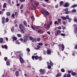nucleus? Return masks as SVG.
Returning a JSON list of instances; mask_svg holds the SVG:
<instances>
[{
	"label": "nucleus",
	"mask_w": 77,
	"mask_h": 77,
	"mask_svg": "<svg viewBox=\"0 0 77 77\" xmlns=\"http://www.w3.org/2000/svg\"><path fill=\"white\" fill-rule=\"evenodd\" d=\"M19 28L20 30V32L21 33L24 34L25 33V28L24 25L22 23H21L19 26Z\"/></svg>",
	"instance_id": "1"
},
{
	"label": "nucleus",
	"mask_w": 77,
	"mask_h": 77,
	"mask_svg": "<svg viewBox=\"0 0 77 77\" xmlns=\"http://www.w3.org/2000/svg\"><path fill=\"white\" fill-rule=\"evenodd\" d=\"M41 11L42 14H43V15L44 16H47L50 14V13H49L48 11H46V10H42Z\"/></svg>",
	"instance_id": "2"
},
{
	"label": "nucleus",
	"mask_w": 77,
	"mask_h": 77,
	"mask_svg": "<svg viewBox=\"0 0 77 77\" xmlns=\"http://www.w3.org/2000/svg\"><path fill=\"white\" fill-rule=\"evenodd\" d=\"M28 37H29V35H24L23 36V43H24V42H26L27 41V40L29 39Z\"/></svg>",
	"instance_id": "3"
},
{
	"label": "nucleus",
	"mask_w": 77,
	"mask_h": 77,
	"mask_svg": "<svg viewBox=\"0 0 77 77\" xmlns=\"http://www.w3.org/2000/svg\"><path fill=\"white\" fill-rule=\"evenodd\" d=\"M44 26L45 28L46 29H50V25H49L48 24H47V23H45V24H44Z\"/></svg>",
	"instance_id": "4"
},
{
	"label": "nucleus",
	"mask_w": 77,
	"mask_h": 77,
	"mask_svg": "<svg viewBox=\"0 0 77 77\" xmlns=\"http://www.w3.org/2000/svg\"><path fill=\"white\" fill-rule=\"evenodd\" d=\"M73 28H75L74 31V32L76 34L77 33V27H76V25L75 24L73 25Z\"/></svg>",
	"instance_id": "5"
},
{
	"label": "nucleus",
	"mask_w": 77,
	"mask_h": 77,
	"mask_svg": "<svg viewBox=\"0 0 77 77\" xmlns=\"http://www.w3.org/2000/svg\"><path fill=\"white\" fill-rule=\"evenodd\" d=\"M61 33V31L59 29H58L56 32H55V35L56 36L58 35Z\"/></svg>",
	"instance_id": "6"
},
{
	"label": "nucleus",
	"mask_w": 77,
	"mask_h": 77,
	"mask_svg": "<svg viewBox=\"0 0 77 77\" xmlns=\"http://www.w3.org/2000/svg\"><path fill=\"white\" fill-rule=\"evenodd\" d=\"M45 69H44L43 70L42 69H40V73H42V74H45Z\"/></svg>",
	"instance_id": "7"
},
{
	"label": "nucleus",
	"mask_w": 77,
	"mask_h": 77,
	"mask_svg": "<svg viewBox=\"0 0 77 77\" xmlns=\"http://www.w3.org/2000/svg\"><path fill=\"white\" fill-rule=\"evenodd\" d=\"M31 6L29 7V9L30 10H33V9H34L35 8V7L34 5H33V3H32L31 4Z\"/></svg>",
	"instance_id": "8"
},
{
	"label": "nucleus",
	"mask_w": 77,
	"mask_h": 77,
	"mask_svg": "<svg viewBox=\"0 0 77 77\" xmlns=\"http://www.w3.org/2000/svg\"><path fill=\"white\" fill-rule=\"evenodd\" d=\"M37 32L39 34H42V33H44L45 32V31L41 30L40 29H38L37 30Z\"/></svg>",
	"instance_id": "9"
},
{
	"label": "nucleus",
	"mask_w": 77,
	"mask_h": 77,
	"mask_svg": "<svg viewBox=\"0 0 77 77\" xmlns=\"http://www.w3.org/2000/svg\"><path fill=\"white\" fill-rule=\"evenodd\" d=\"M69 5V4L68 2H66L65 3V4L63 5V6L65 7V8H68Z\"/></svg>",
	"instance_id": "10"
},
{
	"label": "nucleus",
	"mask_w": 77,
	"mask_h": 77,
	"mask_svg": "<svg viewBox=\"0 0 77 77\" xmlns=\"http://www.w3.org/2000/svg\"><path fill=\"white\" fill-rule=\"evenodd\" d=\"M61 20L60 18H59L57 20L58 21V25L59 24H61L62 23V22H61Z\"/></svg>",
	"instance_id": "11"
},
{
	"label": "nucleus",
	"mask_w": 77,
	"mask_h": 77,
	"mask_svg": "<svg viewBox=\"0 0 77 77\" xmlns=\"http://www.w3.org/2000/svg\"><path fill=\"white\" fill-rule=\"evenodd\" d=\"M5 17H3L2 18V24H4L5 23Z\"/></svg>",
	"instance_id": "12"
},
{
	"label": "nucleus",
	"mask_w": 77,
	"mask_h": 77,
	"mask_svg": "<svg viewBox=\"0 0 77 77\" xmlns=\"http://www.w3.org/2000/svg\"><path fill=\"white\" fill-rule=\"evenodd\" d=\"M47 54L48 55H50L51 54V50L48 49L47 51Z\"/></svg>",
	"instance_id": "13"
},
{
	"label": "nucleus",
	"mask_w": 77,
	"mask_h": 77,
	"mask_svg": "<svg viewBox=\"0 0 77 77\" xmlns=\"http://www.w3.org/2000/svg\"><path fill=\"white\" fill-rule=\"evenodd\" d=\"M15 74L16 75V77H18L19 76V72L18 70H17V71L15 72Z\"/></svg>",
	"instance_id": "14"
},
{
	"label": "nucleus",
	"mask_w": 77,
	"mask_h": 77,
	"mask_svg": "<svg viewBox=\"0 0 77 77\" xmlns=\"http://www.w3.org/2000/svg\"><path fill=\"white\" fill-rule=\"evenodd\" d=\"M20 60L21 63H24V61L23 59L22 58H20Z\"/></svg>",
	"instance_id": "15"
},
{
	"label": "nucleus",
	"mask_w": 77,
	"mask_h": 77,
	"mask_svg": "<svg viewBox=\"0 0 77 77\" xmlns=\"http://www.w3.org/2000/svg\"><path fill=\"white\" fill-rule=\"evenodd\" d=\"M41 48L40 46H39V45H37V48H35V49L38 50H39V49Z\"/></svg>",
	"instance_id": "16"
},
{
	"label": "nucleus",
	"mask_w": 77,
	"mask_h": 77,
	"mask_svg": "<svg viewBox=\"0 0 77 77\" xmlns=\"http://www.w3.org/2000/svg\"><path fill=\"white\" fill-rule=\"evenodd\" d=\"M23 23L24 24V25L26 27H27V23H26V21L24 20Z\"/></svg>",
	"instance_id": "17"
},
{
	"label": "nucleus",
	"mask_w": 77,
	"mask_h": 77,
	"mask_svg": "<svg viewBox=\"0 0 77 77\" xmlns=\"http://www.w3.org/2000/svg\"><path fill=\"white\" fill-rule=\"evenodd\" d=\"M2 48H5V49H8V46L6 45H5L4 46L3 45H2Z\"/></svg>",
	"instance_id": "18"
},
{
	"label": "nucleus",
	"mask_w": 77,
	"mask_h": 77,
	"mask_svg": "<svg viewBox=\"0 0 77 77\" xmlns=\"http://www.w3.org/2000/svg\"><path fill=\"white\" fill-rule=\"evenodd\" d=\"M61 76V74L60 73H58L57 75H56V77H59Z\"/></svg>",
	"instance_id": "19"
},
{
	"label": "nucleus",
	"mask_w": 77,
	"mask_h": 77,
	"mask_svg": "<svg viewBox=\"0 0 77 77\" xmlns=\"http://www.w3.org/2000/svg\"><path fill=\"white\" fill-rule=\"evenodd\" d=\"M36 38L35 37L33 38L32 37V42H36Z\"/></svg>",
	"instance_id": "20"
},
{
	"label": "nucleus",
	"mask_w": 77,
	"mask_h": 77,
	"mask_svg": "<svg viewBox=\"0 0 77 77\" xmlns=\"http://www.w3.org/2000/svg\"><path fill=\"white\" fill-rule=\"evenodd\" d=\"M23 53H22L21 54H19V57L20 58H22V57H23Z\"/></svg>",
	"instance_id": "21"
},
{
	"label": "nucleus",
	"mask_w": 77,
	"mask_h": 77,
	"mask_svg": "<svg viewBox=\"0 0 77 77\" xmlns=\"http://www.w3.org/2000/svg\"><path fill=\"white\" fill-rule=\"evenodd\" d=\"M62 48L61 51H63L65 48V46L63 44L62 45Z\"/></svg>",
	"instance_id": "22"
},
{
	"label": "nucleus",
	"mask_w": 77,
	"mask_h": 77,
	"mask_svg": "<svg viewBox=\"0 0 77 77\" xmlns=\"http://www.w3.org/2000/svg\"><path fill=\"white\" fill-rule=\"evenodd\" d=\"M20 39L17 40V41H16V43H17V44L20 45Z\"/></svg>",
	"instance_id": "23"
},
{
	"label": "nucleus",
	"mask_w": 77,
	"mask_h": 77,
	"mask_svg": "<svg viewBox=\"0 0 77 77\" xmlns=\"http://www.w3.org/2000/svg\"><path fill=\"white\" fill-rule=\"evenodd\" d=\"M34 3L35 5L37 6L39 4V3L36 1H35Z\"/></svg>",
	"instance_id": "24"
},
{
	"label": "nucleus",
	"mask_w": 77,
	"mask_h": 77,
	"mask_svg": "<svg viewBox=\"0 0 77 77\" xmlns=\"http://www.w3.org/2000/svg\"><path fill=\"white\" fill-rule=\"evenodd\" d=\"M63 4H64L63 1H60L59 4L60 5V6L62 5Z\"/></svg>",
	"instance_id": "25"
},
{
	"label": "nucleus",
	"mask_w": 77,
	"mask_h": 77,
	"mask_svg": "<svg viewBox=\"0 0 77 77\" xmlns=\"http://www.w3.org/2000/svg\"><path fill=\"white\" fill-rule=\"evenodd\" d=\"M52 24L53 23L52 20H50V22H49V23H48L49 25L50 26H50L51 25H52Z\"/></svg>",
	"instance_id": "26"
},
{
	"label": "nucleus",
	"mask_w": 77,
	"mask_h": 77,
	"mask_svg": "<svg viewBox=\"0 0 77 77\" xmlns=\"http://www.w3.org/2000/svg\"><path fill=\"white\" fill-rule=\"evenodd\" d=\"M31 26L32 28L33 29V30H34V31H36L35 27H34V26H33V25H31Z\"/></svg>",
	"instance_id": "27"
},
{
	"label": "nucleus",
	"mask_w": 77,
	"mask_h": 77,
	"mask_svg": "<svg viewBox=\"0 0 77 77\" xmlns=\"http://www.w3.org/2000/svg\"><path fill=\"white\" fill-rule=\"evenodd\" d=\"M71 74L72 75L75 76L76 75V73L75 72H72Z\"/></svg>",
	"instance_id": "28"
},
{
	"label": "nucleus",
	"mask_w": 77,
	"mask_h": 77,
	"mask_svg": "<svg viewBox=\"0 0 77 77\" xmlns=\"http://www.w3.org/2000/svg\"><path fill=\"white\" fill-rule=\"evenodd\" d=\"M6 15L7 16H9L11 15V13L10 12H7L6 13Z\"/></svg>",
	"instance_id": "29"
},
{
	"label": "nucleus",
	"mask_w": 77,
	"mask_h": 77,
	"mask_svg": "<svg viewBox=\"0 0 77 77\" xmlns=\"http://www.w3.org/2000/svg\"><path fill=\"white\" fill-rule=\"evenodd\" d=\"M77 7V4H74L73 5H72L71 7L72 8H75V7Z\"/></svg>",
	"instance_id": "30"
},
{
	"label": "nucleus",
	"mask_w": 77,
	"mask_h": 77,
	"mask_svg": "<svg viewBox=\"0 0 77 77\" xmlns=\"http://www.w3.org/2000/svg\"><path fill=\"white\" fill-rule=\"evenodd\" d=\"M3 42V38H0V42L1 44L2 43V42Z\"/></svg>",
	"instance_id": "31"
},
{
	"label": "nucleus",
	"mask_w": 77,
	"mask_h": 77,
	"mask_svg": "<svg viewBox=\"0 0 77 77\" xmlns=\"http://www.w3.org/2000/svg\"><path fill=\"white\" fill-rule=\"evenodd\" d=\"M50 65L52 66H53V63L52 62V61H51V60H50Z\"/></svg>",
	"instance_id": "32"
},
{
	"label": "nucleus",
	"mask_w": 77,
	"mask_h": 77,
	"mask_svg": "<svg viewBox=\"0 0 77 77\" xmlns=\"http://www.w3.org/2000/svg\"><path fill=\"white\" fill-rule=\"evenodd\" d=\"M61 18L63 19V20H66V17H64V16H61Z\"/></svg>",
	"instance_id": "33"
},
{
	"label": "nucleus",
	"mask_w": 77,
	"mask_h": 77,
	"mask_svg": "<svg viewBox=\"0 0 77 77\" xmlns=\"http://www.w3.org/2000/svg\"><path fill=\"white\" fill-rule=\"evenodd\" d=\"M7 4L6 3H5L3 5V8H5L6 7Z\"/></svg>",
	"instance_id": "34"
},
{
	"label": "nucleus",
	"mask_w": 77,
	"mask_h": 77,
	"mask_svg": "<svg viewBox=\"0 0 77 77\" xmlns=\"http://www.w3.org/2000/svg\"><path fill=\"white\" fill-rule=\"evenodd\" d=\"M13 41H15L17 39V37L14 36L13 37Z\"/></svg>",
	"instance_id": "35"
},
{
	"label": "nucleus",
	"mask_w": 77,
	"mask_h": 77,
	"mask_svg": "<svg viewBox=\"0 0 77 77\" xmlns=\"http://www.w3.org/2000/svg\"><path fill=\"white\" fill-rule=\"evenodd\" d=\"M72 12L73 13H75L76 12V10H75V9L74 8L73 9V10H72Z\"/></svg>",
	"instance_id": "36"
},
{
	"label": "nucleus",
	"mask_w": 77,
	"mask_h": 77,
	"mask_svg": "<svg viewBox=\"0 0 77 77\" xmlns=\"http://www.w3.org/2000/svg\"><path fill=\"white\" fill-rule=\"evenodd\" d=\"M6 64L7 66H9L10 65V62L9 61H7Z\"/></svg>",
	"instance_id": "37"
},
{
	"label": "nucleus",
	"mask_w": 77,
	"mask_h": 77,
	"mask_svg": "<svg viewBox=\"0 0 77 77\" xmlns=\"http://www.w3.org/2000/svg\"><path fill=\"white\" fill-rule=\"evenodd\" d=\"M14 15L15 16V17H17L18 16V13L17 12H15V15Z\"/></svg>",
	"instance_id": "38"
},
{
	"label": "nucleus",
	"mask_w": 77,
	"mask_h": 77,
	"mask_svg": "<svg viewBox=\"0 0 77 77\" xmlns=\"http://www.w3.org/2000/svg\"><path fill=\"white\" fill-rule=\"evenodd\" d=\"M38 55H36L35 56V59L36 60H38Z\"/></svg>",
	"instance_id": "39"
},
{
	"label": "nucleus",
	"mask_w": 77,
	"mask_h": 77,
	"mask_svg": "<svg viewBox=\"0 0 77 77\" xmlns=\"http://www.w3.org/2000/svg\"><path fill=\"white\" fill-rule=\"evenodd\" d=\"M73 72V71L72 70H68V71H67V72L69 73V74H70L71 73H72V72Z\"/></svg>",
	"instance_id": "40"
},
{
	"label": "nucleus",
	"mask_w": 77,
	"mask_h": 77,
	"mask_svg": "<svg viewBox=\"0 0 77 77\" xmlns=\"http://www.w3.org/2000/svg\"><path fill=\"white\" fill-rule=\"evenodd\" d=\"M31 19L32 20V21H34L35 19L34 17H33V16H31Z\"/></svg>",
	"instance_id": "41"
},
{
	"label": "nucleus",
	"mask_w": 77,
	"mask_h": 77,
	"mask_svg": "<svg viewBox=\"0 0 77 77\" xmlns=\"http://www.w3.org/2000/svg\"><path fill=\"white\" fill-rule=\"evenodd\" d=\"M38 59L40 61L42 60V57H38Z\"/></svg>",
	"instance_id": "42"
},
{
	"label": "nucleus",
	"mask_w": 77,
	"mask_h": 77,
	"mask_svg": "<svg viewBox=\"0 0 77 77\" xmlns=\"http://www.w3.org/2000/svg\"><path fill=\"white\" fill-rule=\"evenodd\" d=\"M24 6V5L23 4H22L20 6V9H23V7Z\"/></svg>",
	"instance_id": "43"
},
{
	"label": "nucleus",
	"mask_w": 77,
	"mask_h": 77,
	"mask_svg": "<svg viewBox=\"0 0 77 77\" xmlns=\"http://www.w3.org/2000/svg\"><path fill=\"white\" fill-rule=\"evenodd\" d=\"M29 39H30V40H31L32 41L33 37L32 36H29Z\"/></svg>",
	"instance_id": "44"
},
{
	"label": "nucleus",
	"mask_w": 77,
	"mask_h": 77,
	"mask_svg": "<svg viewBox=\"0 0 77 77\" xmlns=\"http://www.w3.org/2000/svg\"><path fill=\"white\" fill-rule=\"evenodd\" d=\"M38 45H39V46H42L43 45V44L42 43L39 42L38 43Z\"/></svg>",
	"instance_id": "45"
},
{
	"label": "nucleus",
	"mask_w": 77,
	"mask_h": 77,
	"mask_svg": "<svg viewBox=\"0 0 77 77\" xmlns=\"http://www.w3.org/2000/svg\"><path fill=\"white\" fill-rule=\"evenodd\" d=\"M71 12H70V11H67L65 12V14H69V13H71Z\"/></svg>",
	"instance_id": "46"
},
{
	"label": "nucleus",
	"mask_w": 77,
	"mask_h": 77,
	"mask_svg": "<svg viewBox=\"0 0 77 77\" xmlns=\"http://www.w3.org/2000/svg\"><path fill=\"white\" fill-rule=\"evenodd\" d=\"M67 77H71V74L70 73H68L67 75Z\"/></svg>",
	"instance_id": "47"
},
{
	"label": "nucleus",
	"mask_w": 77,
	"mask_h": 77,
	"mask_svg": "<svg viewBox=\"0 0 77 77\" xmlns=\"http://www.w3.org/2000/svg\"><path fill=\"white\" fill-rule=\"evenodd\" d=\"M62 26V27H63L62 29H63V30H65V29H66V26Z\"/></svg>",
	"instance_id": "48"
},
{
	"label": "nucleus",
	"mask_w": 77,
	"mask_h": 77,
	"mask_svg": "<svg viewBox=\"0 0 77 77\" xmlns=\"http://www.w3.org/2000/svg\"><path fill=\"white\" fill-rule=\"evenodd\" d=\"M17 36L19 37H21L22 36L21 34H17Z\"/></svg>",
	"instance_id": "49"
},
{
	"label": "nucleus",
	"mask_w": 77,
	"mask_h": 77,
	"mask_svg": "<svg viewBox=\"0 0 77 77\" xmlns=\"http://www.w3.org/2000/svg\"><path fill=\"white\" fill-rule=\"evenodd\" d=\"M37 41L38 42H39L41 41V38H38L37 39Z\"/></svg>",
	"instance_id": "50"
},
{
	"label": "nucleus",
	"mask_w": 77,
	"mask_h": 77,
	"mask_svg": "<svg viewBox=\"0 0 77 77\" xmlns=\"http://www.w3.org/2000/svg\"><path fill=\"white\" fill-rule=\"evenodd\" d=\"M51 66L49 65L48 66V69H51Z\"/></svg>",
	"instance_id": "51"
},
{
	"label": "nucleus",
	"mask_w": 77,
	"mask_h": 77,
	"mask_svg": "<svg viewBox=\"0 0 77 77\" xmlns=\"http://www.w3.org/2000/svg\"><path fill=\"white\" fill-rule=\"evenodd\" d=\"M61 72H65V69H61Z\"/></svg>",
	"instance_id": "52"
},
{
	"label": "nucleus",
	"mask_w": 77,
	"mask_h": 77,
	"mask_svg": "<svg viewBox=\"0 0 77 77\" xmlns=\"http://www.w3.org/2000/svg\"><path fill=\"white\" fill-rule=\"evenodd\" d=\"M54 24L55 25H57V24L58 25V22L57 21V20H56V21H55L54 22Z\"/></svg>",
	"instance_id": "53"
},
{
	"label": "nucleus",
	"mask_w": 77,
	"mask_h": 77,
	"mask_svg": "<svg viewBox=\"0 0 77 77\" xmlns=\"http://www.w3.org/2000/svg\"><path fill=\"white\" fill-rule=\"evenodd\" d=\"M13 18H15V14H12V16H11Z\"/></svg>",
	"instance_id": "54"
},
{
	"label": "nucleus",
	"mask_w": 77,
	"mask_h": 77,
	"mask_svg": "<svg viewBox=\"0 0 77 77\" xmlns=\"http://www.w3.org/2000/svg\"><path fill=\"white\" fill-rule=\"evenodd\" d=\"M42 5L43 6V7H44V8H46V5H45L44 4H42Z\"/></svg>",
	"instance_id": "55"
},
{
	"label": "nucleus",
	"mask_w": 77,
	"mask_h": 77,
	"mask_svg": "<svg viewBox=\"0 0 77 77\" xmlns=\"http://www.w3.org/2000/svg\"><path fill=\"white\" fill-rule=\"evenodd\" d=\"M11 30L12 32H14V28L12 27L11 28Z\"/></svg>",
	"instance_id": "56"
},
{
	"label": "nucleus",
	"mask_w": 77,
	"mask_h": 77,
	"mask_svg": "<svg viewBox=\"0 0 77 77\" xmlns=\"http://www.w3.org/2000/svg\"><path fill=\"white\" fill-rule=\"evenodd\" d=\"M68 20H69V23L71 22V21H72V19L70 18H69L68 19Z\"/></svg>",
	"instance_id": "57"
},
{
	"label": "nucleus",
	"mask_w": 77,
	"mask_h": 77,
	"mask_svg": "<svg viewBox=\"0 0 77 77\" xmlns=\"http://www.w3.org/2000/svg\"><path fill=\"white\" fill-rule=\"evenodd\" d=\"M21 53V51H17L16 52V53L17 54H19Z\"/></svg>",
	"instance_id": "58"
},
{
	"label": "nucleus",
	"mask_w": 77,
	"mask_h": 77,
	"mask_svg": "<svg viewBox=\"0 0 77 77\" xmlns=\"http://www.w3.org/2000/svg\"><path fill=\"white\" fill-rule=\"evenodd\" d=\"M6 22H8L9 21V19L8 18H7L6 19Z\"/></svg>",
	"instance_id": "59"
},
{
	"label": "nucleus",
	"mask_w": 77,
	"mask_h": 77,
	"mask_svg": "<svg viewBox=\"0 0 77 77\" xmlns=\"http://www.w3.org/2000/svg\"><path fill=\"white\" fill-rule=\"evenodd\" d=\"M7 59H8L7 57H5L4 60H5V61H6L7 60Z\"/></svg>",
	"instance_id": "60"
},
{
	"label": "nucleus",
	"mask_w": 77,
	"mask_h": 77,
	"mask_svg": "<svg viewBox=\"0 0 77 77\" xmlns=\"http://www.w3.org/2000/svg\"><path fill=\"white\" fill-rule=\"evenodd\" d=\"M60 35H61L63 36H66V35L65 34H63V33L61 34Z\"/></svg>",
	"instance_id": "61"
},
{
	"label": "nucleus",
	"mask_w": 77,
	"mask_h": 77,
	"mask_svg": "<svg viewBox=\"0 0 77 77\" xmlns=\"http://www.w3.org/2000/svg\"><path fill=\"white\" fill-rule=\"evenodd\" d=\"M68 11V8H67L65 9V10H64V11L66 12Z\"/></svg>",
	"instance_id": "62"
},
{
	"label": "nucleus",
	"mask_w": 77,
	"mask_h": 77,
	"mask_svg": "<svg viewBox=\"0 0 77 77\" xmlns=\"http://www.w3.org/2000/svg\"><path fill=\"white\" fill-rule=\"evenodd\" d=\"M67 75V73H65L63 77H66V75Z\"/></svg>",
	"instance_id": "63"
},
{
	"label": "nucleus",
	"mask_w": 77,
	"mask_h": 77,
	"mask_svg": "<svg viewBox=\"0 0 77 77\" xmlns=\"http://www.w3.org/2000/svg\"><path fill=\"white\" fill-rule=\"evenodd\" d=\"M74 21L75 22L77 23V19H74Z\"/></svg>",
	"instance_id": "64"
}]
</instances>
